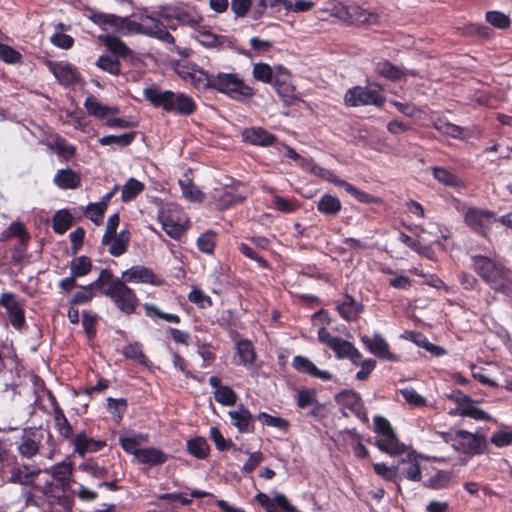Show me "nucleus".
Listing matches in <instances>:
<instances>
[{
  "instance_id": "1",
  "label": "nucleus",
  "mask_w": 512,
  "mask_h": 512,
  "mask_svg": "<svg viewBox=\"0 0 512 512\" xmlns=\"http://www.w3.org/2000/svg\"><path fill=\"white\" fill-rule=\"evenodd\" d=\"M474 271L497 293L512 298V281L509 270L492 259L475 255L472 257Z\"/></svg>"
},
{
  "instance_id": "2",
  "label": "nucleus",
  "mask_w": 512,
  "mask_h": 512,
  "mask_svg": "<svg viewBox=\"0 0 512 512\" xmlns=\"http://www.w3.org/2000/svg\"><path fill=\"white\" fill-rule=\"evenodd\" d=\"M146 100L156 107H162L166 112H175L181 115H191L196 104L194 100L183 94L174 93L170 90H161L156 86L147 87L143 91Z\"/></svg>"
},
{
  "instance_id": "3",
  "label": "nucleus",
  "mask_w": 512,
  "mask_h": 512,
  "mask_svg": "<svg viewBox=\"0 0 512 512\" xmlns=\"http://www.w3.org/2000/svg\"><path fill=\"white\" fill-rule=\"evenodd\" d=\"M212 89L220 93L226 94L230 98L242 101L254 95L252 87L246 85L244 81L235 73L220 72L214 76Z\"/></svg>"
},
{
  "instance_id": "4",
  "label": "nucleus",
  "mask_w": 512,
  "mask_h": 512,
  "mask_svg": "<svg viewBox=\"0 0 512 512\" xmlns=\"http://www.w3.org/2000/svg\"><path fill=\"white\" fill-rule=\"evenodd\" d=\"M158 219L163 230L174 239L181 237L188 222L185 213L174 203L163 205L159 210Z\"/></svg>"
},
{
  "instance_id": "5",
  "label": "nucleus",
  "mask_w": 512,
  "mask_h": 512,
  "mask_svg": "<svg viewBox=\"0 0 512 512\" xmlns=\"http://www.w3.org/2000/svg\"><path fill=\"white\" fill-rule=\"evenodd\" d=\"M374 430L380 435L375 444L381 451L390 455H398L404 452L405 445L398 440L389 421L384 417H374Z\"/></svg>"
},
{
  "instance_id": "6",
  "label": "nucleus",
  "mask_w": 512,
  "mask_h": 512,
  "mask_svg": "<svg viewBox=\"0 0 512 512\" xmlns=\"http://www.w3.org/2000/svg\"><path fill=\"white\" fill-rule=\"evenodd\" d=\"M90 19L103 30L111 28L124 36L139 34L140 22L131 20L129 17H121L108 13H93Z\"/></svg>"
},
{
  "instance_id": "7",
  "label": "nucleus",
  "mask_w": 512,
  "mask_h": 512,
  "mask_svg": "<svg viewBox=\"0 0 512 512\" xmlns=\"http://www.w3.org/2000/svg\"><path fill=\"white\" fill-rule=\"evenodd\" d=\"M103 293L110 297L118 309L129 315L135 311L138 305V299L123 280L116 279L115 282L103 290Z\"/></svg>"
},
{
  "instance_id": "8",
  "label": "nucleus",
  "mask_w": 512,
  "mask_h": 512,
  "mask_svg": "<svg viewBox=\"0 0 512 512\" xmlns=\"http://www.w3.org/2000/svg\"><path fill=\"white\" fill-rule=\"evenodd\" d=\"M385 96L380 92V88L355 86L349 89L344 97L347 106L356 107L363 105H374L382 107L385 103Z\"/></svg>"
},
{
  "instance_id": "9",
  "label": "nucleus",
  "mask_w": 512,
  "mask_h": 512,
  "mask_svg": "<svg viewBox=\"0 0 512 512\" xmlns=\"http://www.w3.org/2000/svg\"><path fill=\"white\" fill-rule=\"evenodd\" d=\"M52 440V434L42 428H29L24 430L20 443L18 444V453L27 459L36 456L44 440Z\"/></svg>"
},
{
  "instance_id": "10",
  "label": "nucleus",
  "mask_w": 512,
  "mask_h": 512,
  "mask_svg": "<svg viewBox=\"0 0 512 512\" xmlns=\"http://www.w3.org/2000/svg\"><path fill=\"white\" fill-rule=\"evenodd\" d=\"M452 446L464 454L478 455L484 452L486 437L466 430H458L452 438Z\"/></svg>"
},
{
  "instance_id": "11",
  "label": "nucleus",
  "mask_w": 512,
  "mask_h": 512,
  "mask_svg": "<svg viewBox=\"0 0 512 512\" xmlns=\"http://www.w3.org/2000/svg\"><path fill=\"white\" fill-rule=\"evenodd\" d=\"M139 34L156 38L162 42L173 45L175 42L174 37L167 30L164 23L160 20L153 18L149 15L140 16V30Z\"/></svg>"
},
{
  "instance_id": "12",
  "label": "nucleus",
  "mask_w": 512,
  "mask_h": 512,
  "mask_svg": "<svg viewBox=\"0 0 512 512\" xmlns=\"http://www.w3.org/2000/svg\"><path fill=\"white\" fill-rule=\"evenodd\" d=\"M464 221L473 230L486 235L497 219L493 212L471 207L466 211Z\"/></svg>"
},
{
  "instance_id": "13",
  "label": "nucleus",
  "mask_w": 512,
  "mask_h": 512,
  "mask_svg": "<svg viewBox=\"0 0 512 512\" xmlns=\"http://www.w3.org/2000/svg\"><path fill=\"white\" fill-rule=\"evenodd\" d=\"M420 459H422L421 455L410 452L398 462L396 465L398 482L403 479L413 482L421 480Z\"/></svg>"
},
{
  "instance_id": "14",
  "label": "nucleus",
  "mask_w": 512,
  "mask_h": 512,
  "mask_svg": "<svg viewBox=\"0 0 512 512\" xmlns=\"http://www.w3.org/2000/svg\"><path fill=\"white\" fill-rule=\"evenodd\" d=\"M0 305L6 309L11 325L16 329L22 328L25 323L24 309L17 301L15 294L3 293L0 297Z\"/></svg>"
},
{
  "instance_id": "15",
  "label": "nucleus",
  "mask_w": 512,
  "mask_h": 512,
  "mask_svg": "<svg viewBox=\"0 0 512 512\" xmlns=\"http://www.w3.org/2000/svg\"><path fill=\"white\" fill-rule=\"evenodd\" d=\"M47 66L61 85L71 86L80 81L77 69L69 63L48 61Z\"/></svg>"
},
{
  "instance_id": "16",
  "label": "nucleus",
  "mask_w": 512,
  "mask_h": 512,
  "mask_svg": "<svg viewBox=\"0 0 512 512\" xmlns=\"http://www.w3.org/2000/svg\"><path fill=\"white\" fill-rule=\"evenodd\" d=\"M123 281L127 282H140L152 285H162L163 280L157 277L153 271L145 266L137 265L122 273Z\"/></svg>"
},
{
  "instance_id": "17",
  "label": "nucleus",
  "mask_w": 512,
  "mask_h": 512,
  "mask_svg": "<svg viewBox=\"0 0 512 512\" xmlns=\"http://www.w3.org/2000/svg\"><path fill=\"white\" fill-rule=\"evenodd\" d=\"M361 340L368 350L378 358L390 361L396 360L395 355L389 351L388 343L379 333H375L373 337L364 335Z\"/></svg>"
},
{
  "instance_id": "18",
  "label": "nucleus",
  "mask_w": 512,
  "mask_h": 512,
  "mask_svg": "<svg viewBox=\"0 0 512 512\" xmlns=\"http://www.w3.org/2000/svg\"><path fill=\"white\" fill-rule=\"evenodd\" d=\"M374 70L377 75L393 82L404 80L408 75H417L415 70H401L399 67L393 65L387 60L376 62Z\"/></svg>"
},
{
  "instance_id": "19",
  "label": "nucleus",
  "mask_w": 512,
  "mask_h": 512,
  "mask_svg": "<svg viewBox=\"0 0 512 512\" xmlns=\"http://www.w3.org/2000/svg\"><path fill=\"white\" fill-rule=\"evenodd\" d=\"M228 415L231 419V424L235 426L240 433H252L254 431L252 414L243 405H239L236 409L230 410Z\"/></svg>"
},
{
  "instance_id": "20",
  "label": "nucleus",
  "mask_w": 512,
  "mask_h": 512,
  "mask_svg": "<svg viewBox=\"0 0 512 512\" xmlns=\"http://www.w3.org/2000/svg\"><path fill=\"white\" fill-rule=\"evenodd\" d=\"M244 141L257 146L268 147L274 144L276 136L261 127L245 128L242 131Z\"/></svg>"
},
{
  "instance_id": "21",
  "label": "nucleus",
  "mask_w": 512,
  "mask_h": 512,
  "mask_svg": "<svg viewBox=\"0 0 512 512\" xmlns=\"http://www.w3.org/2000/svg\"><path fill=\"white\" fill-rule=\"evenodd\" d=\"M293 368L304 374H308L312 377L319 378L324 381L332 379L331 373L324 370H319L315 364L304 356H295L292 361Z\"/></svg>"
},
{
  "instance_id": "22",
  "label": "nucleus",
  "mask_w": 512,
  "mask_h": 512,
  "mask_svg": "<svg viewBox=\"0 0 512 512\" xmlns=\"http://www.w3.org/2000/svg\"><path fill=\"white\" fill-rule=\"evenodd\" d=\"M336 400L342 406L348 408L355 413L359 418L366 421L367 416L363 412V405L361 397L354 391H343L336 396Z\"/></svg>"
},
{
  "instance_id": "23",
  "label": "nucleus",
  "mask_w": 512,
  "mask_h": 512,
  "mask_svg": "<svg viewBox=\"0 0 512 512\" xmlns=\"http://www.w3.org/2000/svg\"><path fill=\"white\" fill-rule=\"evenodd\" d=\"M336 309L343 319L355 321L362 313L363 305L357 302L352 296L346 294L342 302L337 303Z\"/></svg>"
},
{
  "instance_id": "24",
  "label": "nucleus",
  "mask_w": 512,
  "mask_h": 512,
  "mask_svg": "<svg viewBox=\"0 0 512 512\" xmlns=\"http://www.w3.org/2000/svg\"><path fill=\"white\" fill-rule=\"evenodd\" d=\"M72 470V463L63 461L46 469L45 473L50 474L59 486L65 490L69 487Z\"/></svg>"
},
{
  "instance_id": "25",
  "label": "nucleus",
  "mask_w": 512,
  "mask_h": 512,
  "mask_svg": "<svg viewBox=\"0 0 512 512\" xmlns=\"http://www.w3.org/2000/svg\"><path fill=\"white\" fill-rule=\"evenodd\" d=\"M357 26L380 25V16L376 12L368 11L358 5H352V24Z\"/></svg>"
},
{
  "instance_id": "26",
  "label": "nucleus",
  "mask_w": 512,
  "mask_h": 512,
  "mask_svg": "<svg viewBox=\"0 0 512 512\" xmlns=\"http://www.w3.org/2000/svg\"><path fill=\"white\" fill-rule=\"evenodd\" d=\"M101 41L118 60L119 58H127L133 55V51L117 36L105 35L101 37Z\"/></svg>"
},
{
  "instance_id": "27",
  "label": "nucleus",
  "mask_w": 512,
  "mask_h": 512,
  "mask_svg": "<svg viewBox=\"0 0 512 512\" xmlns=\"http://www.w3.org/2000/svg\"><path fill=\"white\" fill-rule=\"evenodd\" d=\"M169 17L192 28L198 26L202 21V17L194 9H187L184 7L172 8Z\"/></svg>"
},
{
  "instance_id": "28",
  "label": "nucleus",
  "mask_w": 512,
  "mask_h": 512,
  "mask_svg": "<svg viewBox=\"0 0 512 512\" xmlns=\"http://www.w3.org/2000/svg\"><path fill=\"white\" fill-rule=\"evenodd\" d=\"M73 444L75 452L80 456H84L88 452L100 450L105 445V442L94 440L87 437L84 433H79L74 437Z\"/></svg>"
},
{
  "instance_id": "29",
  "label": "nucleus",
  "mask_w": 512,
  "mask_h": 512,
  "mask_svg": "<svg viewBox=\"0 0 512 512\" xmlns=\"http://www.w3.org/2000/svg\"><path fill=\"white\" fill-rule=\"evenodd\" d=\"M213 200L219 209H227L236 203L243 202L246 199L245 195L235 194L230 190L226 189H215Z\"/></svg>"
},
{
  "instance_id": "30",
  "label": "nucleus",
  "mask_w": 512,
  "mask_h": 512,
  "mask_svg": "<svg viewBox=\"0 0 512 512\" xmlns=\"http://www.w3.org/2000/svg\"><path fill=\"white\" fill-rule=\"evenodd\" d=\"M40 473V469H30L28 466L14 467L10 471L9 481L23 485H30L35 477Z\"/></svg>"
},
{
  "instance_id": "31",
  "label": "nucleus",
  "mask_w": 512,
  "mask_h": 512,
  "mask_svg": "<svg viewBox=\"0 0 512 512\" xmlns=\"http://www.w3.org/2000/svg\"><path fill=\"white\" fill-rule=\"evenodd\" d=\"M54 183L61 189H74L80 183V176L70 169H62L55 175Z\"/></svg>"
},
{
  "instance_id": "32",
  "label": "nucleus",
  "mask_w": 512,
  "mask_h": 512,
  "mask_svg": "<svg viewBox=\"0 0 512 512\" xmlns=\"http://www.w3.org/2000/svg\"><path fill=\"white\" fill-rule=\"evenodd\" d=\"M130 240V232L128 230H121L112 236L111 242L108 244V252L115 257H118L126 252Z\"/></svg>"
},
{
  "instance_id": "33",
  "label": "nucleus",
  "mask_w": 512,
  "mask_h": 512,
  "mask_svg": "<svg viewBox=\"0 0 512 512\" xmlns=\"http://www.w3.org/2000/svg\"><path fill=\"white\" fill-rule=\"evenodd\" d=\"M84 106L89 114L98 118H104L108 113H118V109L116 107H109L101 104L93 95L86 98Z\"/></svg>"
},
{
  "instance_id": "34",
  "label": "nucleus",
  "mask_w": 512,
  "mask_h": 512,
  "mask_svg": "<svg viewBox=\"0 0 512 512\" xmlns=\"http://www.w3.org/2000/svg\"><path fill=\"white\" fill-rule=\"evenodd\" d=\"M136 458L139 462L150 465H158L166 461V455L156 448L139 449L136 452Z\"/></svg>"
},
{
  "instance_id": "35",
  "label": "nucleus",
  "mask_w": 512,
  "mask_h": 512,
  "mask_svg": "<svg viewBox=\"0 0 512 512\" xmlns=\"http://www.w3.org/2000/svg\"><path fill=\"white\" fill-rule=\"evenodd\" d=\"M53 414L55 427L58 430L59 434L65 438L69 439L73 434V429L70 423L68 422L66 416L64 415L60 406L55 402L53 406Z\"/></svg>"
},
{
  "instance_id": "36",
  "label": "nucleus",
  "mask_w": 512,
  "mask_h": 512,
  "mask_svg": "<svg viewBox=\"0 0 512 512\" xmlns=\"http://www.w3.org/2000/svg\"><path fill=\"white\" fill-rule=\"evenodd\" d=\"M96 66L113 76H119L121 74V63L117 58H114L108 54L101 55L96 61Z\"/></svg>"
},
{
  "instance_id": "37",
  "label": "nucleus",
  "mask_w": 512,
  "mask_h": 512,
  "mask_svg": "<svg viewBox=\"0 0 512 512\" xmlns=\"http://www.w3.org/2000/svg\"><path fill=\"white\" fill-rule=\"evenodd\" d=\"M187 81H190V83L195 88L205 90L208 88H212L214 76L209 75L207 72L203 71L202 69L196 66Z\"/></svg>"
},
{
  "instance_id": "38",
  "label": "nucleus",
  "mask_w": 512,
  "mask_h": 512,
  "mask_svg": "<svg viewBox=\"0 0 512 512\" xmlns=\"http://www.w3.org/2000/svg\"><path fill=\"white\" fill-rule=\"evenodd\" d=\"M317 208L321 213L336 215L341 210V202L337 197L325 194L319 200Z\"/></svg>"
},
{
  "instance_id": "39",
  "label": "nucleus",
  "mask_w": 512,
  "mask_h": 512,
  "mask_svg": "<svg viewBox=\"0 0 512 512\" xmlns=\"http://www.w3.org/2000/svg\"><path fill=\"white\" fill-rule=\"evenodd\" d=\"M179 185L183 196L192 202H202L204 200V194L199 190L188 177L179 180Z\"/></svg>"
},
{
  "instance_id": "40",
  "label": "nucleus",
  "mask_w": 512,
  "mask_h": 512,
  "mask_svg": "<svg viewBox=\"0 0 512 512\" xmlns=\"http://www.w3.org/2000/svg\"><path fill=\"white\" fill-rule=\"evenodd\" d=\"M274 87L286 106H291L297 101L295 88L289 83V81L284 83H274Z\"/></svg>"
},
{
  "instance_id": "41",
  "label": "nucleus",
  "mask_w": 512,
  "mask_h": 512,
  "mask_svg": "<svg viewBox=\"0 0 512 512\" xmlns=\"http://www.w3.org/2000/svg\"><path fill=\"white\" fill-rule=\"evenodd\" d=\"M144 190V184L134 178H130L122 188L121 199L124 202L133 200Z\"/></svg>"
},
{
  "instance_id": "42",
  "label": "nucleus",
  "mask_w": 512,
  "mask_h": 512,
  "mask_svg": "<svg viewBox=\"0 0 512 512\" xmlns=\"http://www.w3.org/2000/svg\"><path fill=\"white\" fill-rule=\"evenodd\" d=\"M135 139V132L124 133L121 135H107L99 139L103 146L115 144L119 147H126Z\"/></svg>"
},
{
  "instance_id": "43",
  "label": "nucleus",
  "mask_w": 512,
  "mask_h": 512,
  "mask_svg": "<svg viewBox=\"0 0 512 512\" xmlns=\"http://www.w3.org/2000/svg\"><path fill=\"white\" fill-rule=\"evenodd\" d=\"M92 268L90 258L86 256H79L74 258L70 264L71 274L76 277L87 275Z\"/></svg>"
},
{
  "instance_id": "44",
  "label": "nucleus",
  "mask_w": 512,
  "mask_h": 512,
  "mask_svg": "<svg viewBox=\"0 0 512 512\" xmlns=\"http://www.w3.org/2000/svg\"><path fill=\"white\" fill-rule=\"evenodd\" d=\"M195 38L206 47H217L223 44V37L218 36L207 30L206 28H201L196 32Z\"/></svg>"
},
{
  "instance_id": "45",
  "label": "nucleus",
  "mask_w": 512,
  "mask_h": 512,
  "mask_svg": "<svg viewBox=\"0 0 512 512\" xmlns=\"http://www.w3.org/2000/svg\"><path fill=\"white\" fill-rule=\"evenodd\" d=\"M72 225V216L66 210L58 211L53 217V230L64 234Z\"/></svg>"
},
{
  "instance_id": "46",
  "label": "nucleus",
  "mask_w": 512,
  "mask_h": 512,
  "mask_svg": "<svg viewBox=\"0 0 512 512\" xmlns=\"http://www.w3.org/2000/svg\"><path fill=\"white\" fill-rule=\"evenodd\" d=\"M187 448L193 456L199 459L205 458L209 452V445L202 437L189 440L187 442Z\"/></svg>"
},
{
  "instance_id": "47",
  "label": "nucleus",
  "mask_w": 512,
  "mask_h": 512,
  "mask_svg": "<svg viewBox=\"0 0 512 512\" xmlns=\"http://www.w3.org/2000/svg\"><path fill=\"white\" fill-rule=\"evenodd\" d=\"M452 477L453 473L451 471H437L428 479L426 486L433 489L445 488L451 481Z\"/></svg>"
},
{
  "instance_id": "48",
  "label": "nucleus",
  "mask_w": 512,
  "mask_h": 512,
  "mask_svg": "<svg viewBox=\"0 0 512 512\" xmlns=\"http://www.w3.org/2000/svg\"><path fill=\"white\" fill-rule=\"evenodd\" d=\"M258 420L262 422V424L278 428L282 431H287L290 424L289 421L278 416H272L270 414H267L265 412H261L257 416Z\"/></svg>"
},
{
  "instance_id": "49",
  "label": "nucleus",
  "mask_w": 512,
  "mask_h": 512,
  "mask_svg": "<svg viewBox=\"0 0 512 512\" xmlns=\"http://www.w3.org/2000/svg\"><path fill=\"white\" fill-rule=\"evenodd\" d=\"M237 353L244 365L253 363L256 357L252 343L247 340L237 343Z\"/></svg>"
},
{
  "instance_id": "50",
  "label": "nucleus",
  "mask_w": 512,
  "mask_h": 512,
  "mask_svg": "<svg viewBox=\"0 0 512 512\" xmlns=\"http://www.w3.org/2000/svg\"><path fill=\"white\" fill-rule=\"evenodd\" d=\"M215 400L225 406H232L236 403L237 395L229 386H222L214 391Z\"/></svg>"
},
{
  "instance_id": "51",
  "label": "nucleus",
  "mask_w": 512,
  "mask_h": 512,
  "mask_svg": "<svg viewBox=\"0 0 512 512\" xmlns=\"http://www.w3.org/2000/svg\"><path fill=\"white\" fill-rule=\"evenodd\" d=\"M123 355L136 363L145 365L147 363V357L142 351V347L138 343L129 344L123 349Z\"/></svg>"
},
{
  "instance_id": "52",
  "label": "nucleus",
  "mask_w": 512,
  "mask_h": 512,
  "mask_svg": "<svg viewBox=\"0 0 512 512\" xmlns=\"http://www.w3.org/2000/svg\"><path fill=\"white\" fill-rule=\"evenodd\" d=\"M435 128L443 134L456 139H463L467 136V129L452 123L435 124Z\"/></svg>"
},
{
  "instance_id": "53",
  "label": "nucleus",
  "mask_w": 512,
  "mask_h": 512,
  "mask_svg": "<svg viewBox=\"0 0 512 512\" xmlns=\"http://www.w3.org/2000/svg\"><path fill=\"white\" fill-rule=\"evenodd\" d=\"M253 77L264 83H272L273 69L266 63H257L253 67Z\"/></svg>"
},
{
  "instance_id": "54",
  "label": "nucleus",
  "mask_w": 512,
  "mask_h": 512,
  "mask_svg": "<svg viewBox=\"0 0 512 512\" xmlns=\"http://www.w3.org/2000/svg\"><path fill=\"white\" fill-rule=\"evenodd\" d=\"M105 211L104 204L90 203L85 210V214L95 225H100L103 222Z\"/></svg>"
},
{
  "instance_id": "55",
  "label": "nucleus",
  "mask_w": 512,
  "mask_h": 512,
  "mask_svg": "<svg viewBox=\"0 0 512 512\" xmlns=\"http://www.w3.org/2000/svg\"><path fill=\"white\" fill-rule=\"evenodd\" d=\"M119 225V214L115 213L111 216H109L106 224V230L102 237L101 244L103 246H106L109 244L112 240V236H115V233H117V227Z\"/></svg>"
},
{
  "instance_id": "56",
  "label": "nucleus",
  "mask_w": 512,
  "mask_h": 512,
  "mask_svg": "<svg viewBox=\"0 0 512 512\" xmlns=\"http://www.w3.org/2000/svg\"><path fill=\"white\" fill-rule=\"evenodd\" d=\"M459 415L463 417H470L475 420L489 421L492 419L491 416L484 410L474 407L471 404L462 407L459 411Z\"/></svg>"
},
{
  "instance_id": "57",
  "label": "nucleus",
  "mask_w": 512,
  "mask_h": 512,
  "mask_svg": "<svg viewBox=\"0 0 512 512\" xmlns=\"http://www.w3.org/2000/svg\"><path fill=\"white\" fill-rule=\"evenodd\" d=\"M107 408L113 416L117 417L120 420L122 419V416L127 409V401L124 398H108Z\"/></svg>"
},
{
  "instance_id": "58",
  "label": "nucleus",
  "mask_w": 512,
  "mask_h": 512,
  "mask_svg": "<svg viewBox=\"0 0 512 512\" xmlns=\"http://www.w3.org/2000/svg\"><path fill=\"white\" fill-rule=\"evenodd\" d=\"M400 393L411 406L424 407L427 404L426 399L412 388L401 389Z\"/></svg>"
},
{
  "instance_id": "59",
  "label": "nucleus",
  "mask_w": 512,
  "mask_h": 512,
  "mask_svg": "<svg viewBox=\"0 0 512 512\" xmlns=\"http://www.w3.org/2000/svg\"><path fill=\"white\" fill-rule=\"evenodd\" d=\"M433 175H434L435 179H437L439 182H441L447 186L454 187L458 184V178L454 174H452L451 172H449L448 170H446L444 168L434 167Z\"/></svg>"
},
{
  "instance_id": "60",
  "label": "nucleus",
  "mask_w": 512,
  "mask_h": 512,
  "mask_svg": "<svg viewBox=\"0 0 512 512\" xmlns=\"http://www.w3.org/2000/svg\"><path fill=\"white\" fill-rule=\"evenodd\" d=\"M210 438L215 443L219 451H225L231 447H234L232 441L230 439H225L217 427L210 428Z\"/></svg>"
},
{
  "instance_id": "61",
  "label": "nucleus",
  "mask_w": 512,
  "mask_h": 512,
  "mask_svg": "<svg viewBox=\"0 0 512 512\" xmlns=\"http://www.w3.org/2000/svg\"><path fill=\"white\" fill-rule=\"evenodd\" d=\"M486 20L491 25L499 29H505L509 26V18L504 13L498 11H489L486 13Z\"/></svg>"
},
{
  "instance_id": "62",
  "label": "nucleus",
  "mask_w": 512,
  "mask_h": 512,
  "mask_svg": "<svg viewBox=\"0 0 512 512\" xmlns=\"http://www.w3.org/2000/svg\"><path fill=\"white\" fill-rule=\"evenodd\" d=\"M331 15L342 22L351 25L352 24V5L346 6L343 4H337L333 7Z\"/></svg>"
},
{
  "instance_id": "63",
  "label": "nucleus",
  "mask_w": 512,
  "mask_h": 512,
  "mask_svg": "<svg viewBox=\"0 0 512 512\" xmlns=\"http://www.w3.org/2000/svg\"><path fill=\"white\" fill-rule=\"evenodd\" d=\"M491 443L497 447H505L512 443V431L501 429L493 433L490 439Z\"/></svg>"
},
{
  "instance_id": "64",
  "label": "nucleus",
  "mask_w": 512,
  "mask_h": 512,
  "mask_svg": "<svg viewBox=\"0 0 512 512\" xmlns=\"http://www.w3.org/2000/svg\"><path fill=\"white\" fill-rule=\"evenodd\" d=\"M353 348L354 345L351 342L339 337L331 349L338 358H347L353 352Z\"/></svg>"
}]
</instances>
